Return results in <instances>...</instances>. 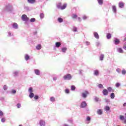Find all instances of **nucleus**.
<instances>
[{
    "mask_svg": "<svg viewBox=\"0 0 126 126\" xmlns=\"http://www.w3.org/2000/svg\"><path fill=\"white\" fill-rule=\"evenodd\" d=\"M97 2L99 5H102L104 2V0H97Z\"/></svg>",
    "mask_w": 126,
    "mask_h": 126,
    "instance_id": "nucleus-22",
    "label": "nucleus"
},
{
    "mask_svg": "<svg viewBox=\"0 0 126 126\" xmlns=\"http://www.w3.org/2000/svg\"><path fill=\"white\" fill-rule=\"evenodd\" d=\"M57 20L59 23H62V22H63V19L61 17H59Z\"/></svg>",
    "mask_w": 126,
    "mask_h": 126,
    "instance_id": "nucleus-20",
    "label": "nucleus"
},
{
    "mask_svg": "<svg viewBox=\"0 0 126 126\" xmlns=\"http://www.w3.org/2000/svg\"><path fill=\"white\" fill-rule=\"evenodd\" d=\"M34 73H35L36 75H40V70L37 69H34Z\"/></svg>",
    "mask_w": 126,
    "mask_h": 126,
    "instance_id": "nucleus-16",
    "label": "nucleus"
},
{
    "mask_svg": "<svg viewBox=\"0 0 126 126\" xmlns=\"http://www.w3.org/2000/svg\"><path fill=\"white\" fill-rule=\"evenodd\" d=\"M1 122L2 123H4V122H5V118H2L1 119Z\"/></svg>",
    "mask_w": 126,
    "mask_h": 126,
    "instance_id": "nucleus-57",
    "label": "nucleus"
},
{
    "mask_svg": "<svg viewBox=\"0 0 126 126\" xmlns=\"http://www.w3.org/2000/svg\"><path fill=\"white\" fill-rule=\"evenodd\" d=\"M97 113L98 115H102V114H103V111H102V110L101 109H98L97 111Z\"/></svg>",
    "mask_w": 126,
    "mask_h": 126,
    "instance_id": "nucleus-32",
    "label": "nucleus"
},
{
    "mask_svg": "<svg viewBox=\"0 0 126 126\" xmlns=\"http://www.w3.org/2000/svg\"><path fill=\"white\" fill-rule=\"evenodd\" d=\"M34 98L35 100H38L39 99V96H38L37 95H34Z\"/></svg>",
    "mask_w": 126,
    "mask_h": 126,
    "instance_id": "nucleus-51",
    "label": "nucleus"
},
{
    "mask_svg": "<svg viewBox=\"0 0 126 126\" xmlns=\"http://www.w3.org/2000/svg\"><path fill=\"white\" fill-rule=\"evenodd\" d=\"M2 117H3V112L0 110V118H2Z\"/></svg>",
    "mask_w": 126,
    "mask_h": 126,
    "instance_id": "nucleus-44",
    "label": "nucleus"
},
{
    "mask_svg": "<svg viewBox=\"0 0 126 126\" xmlns=\"http://www.w3.org/2000/svg\"><path fill=\"white\" fill-rule=\"evenodd\" d=\"M25 59L26 61H29V59H30V57L28 54H26L25 56Z\"/></svg>",
    "mask_w": 126,
    "mask_h": 126,
    "instance_id": "nucleus-28",
    "label": "nucleus"
},
{
    "mask_svg": "<svg viewBox=\"0 0 126 126\" xmlns=\"http://www.w3.org/2000/svg\"><path fill=\"white\" fill-rule=\"evenodd\" d=\"M8 36L9 37H11V32H8Z\"/></svg>",
    "mask_w": 126,
    "mask_h": 126,
    "instance_id": "nucleus-60",
    "label": "nucleus"
},
{
    "mask_svg": "<svg viewBox=\"0 0 126 126\" xmlns=\"http://www.w3.org/2000/svg\"><path fill=\"white\" fill-rule=\"evenodd\" d=\"M57 79H58V77H54L53 78V80L54 81H56V80H57Z\"/></svg>",
    "mask_w": 126,
    "mask_h": 126,
    "instance_id": "nucleus-59",
    "label": "nucleus"
},
{
    "mask_svg": "<svg viewBox=\"0 0 126 126\" xmlns=\"http://www.w3.org/2000/svg\"><path fill=\"white\" fill-rule=\"evenodd\" d=\"M61 45H62V43L60 42H57L55 44L56 48H60V47H61Z\"/></svg>",
    "mask_w": 126,
    "mask_h": 126,
    "instance_id": "nucleus-19",
    "label": "nucleus"
},
{
    "mask_svg": "<svg viewBox=\"0 0 126 126\" xmlns=\"http://www.w3.org/2000/svg\"><path fill=\"white\" fill-rule=\"evenodd\" d=\"M22 19L23 21H28L29 18L27 17V15L24 14L22 16Z\"/></svg>",
    "mask_w": 126,
    "mask_h": 126,
    "instance_id": "nucleus-5",
    "label": "nucleus"
},
{
    "mask_svg": "<svg viewBox=\"0 0 126 126\" xmlns=\"http://www.w3.org/2000/svg\"><path fill=\"white\" fill-rule=\"evenodd\" d=\"M41 48L42 46H41V44H38L36 46V50H41Z\"/></svg>",
    "mask_w": 126,
    "mask_h": 126,
    "instance_id": "nucleus-31",
    "label": "nucleus"
},
{
    "mask_svg": "<svg viewBox=\"0 0 126 126\" xmlns=\"http://www.w3.org/2000/svg\"><path fill=\"white\" fill-rule=\"evenodd\" d=\"M16 93V90H12L11 91V94H15Z\"/></svg>",
    "mask_w": 126,
    "mask_h": 126,
    "instance_id": "nucleus-42",
    "label": "nucleus"
},
{
    "mask_svg": "<svg viewBox=\"0 0 126 126\" xmlns=\"http://www.w3.org/2000/svg\"><path fill=\"white\" fill-rule=\"evenodd\" d=\"M86 121H87V122H90V121H91V118L89 116H88L87 117Z\"/></svg>",
    "mask_w": 126,
    "mask_h": 126,
    "instance_id": "nucleus-47",
    "label": "nucleus"
},
{
    "mask_svg": "<svg viewBox=\"0 0 126 126\" xmlns=\"http://www.w3.org/2000/svg\"><path fill=\"white\" fill-rule=\"evenodd\" d=\"M119 6L120 8H124L125 7V2L123 1L119 2Z\"/></svg>",
    "mask_w": 126,
    "mask_h": 126,
    "instance_id": "nucleus-7",
    "label": "nucleus"
},
{
    "mask_svg": "<svg viewBox=\"0 0 126 126\" xmlns=\"http://www.w3.org/2000/svg\"><path fill=\"white\" fill-rule=\"evenodd\" d=\"M94 100H95V101H96V102H98L99 98L98 97H95L94 98Z\"/></svg>",
    "mask_w": 126,
    "mask_h": 126,
    "instance_id": "nucleus-55",
    "label": "nucleus"
},
{
    "mask_svg": "<svg viewBox=\"0 0 126 126\" xmlns=\"http://www.w3.org/2000/svg\"><path fill=\"white\" fill-rule=\"evenodd\" d=\"M72 18H74V19L77 18V15H76V14H73L72 15Z\"/></svg>",
    "mask_w": 126,
    "mask_h": 126,
    "instance_id": "nucleus-49",
    "label": "nucleus"
},
{
    "mask_svg": "<svg viewBox=\"0 0 126 126\" xmlns=\"http://www.w3.org/2000/svg\"><path fill=\"white\" fill-rule=\"evenodd\" d=\"M8 87H7V86H6V85H4L3 86V90H4V91H6V90H7Z\"/></svg>",
    "mask_w": 126,
    "mask_h": 126,
    "instance_id": "nucleus-35",
    "label": "nucleus"
},
{
    "mask_svg": "<svg viewBox=\"0 0 126 126\" xmlns=\"http://www.w3.org/2000/svg\"><path fill=\"white\" fill-rule=\"evenodd\" d=\"M78 20H79V21H81V18H80V17H78Z\"/></svg>",
    "mask_w": 126,
    "mask_h": 126,
    "instance_id": "nucleus-61",
    "label": "nucleus"
},
{
    "mask_svg": "<svg viewBox=\"0 0 126 126\" xmlns=\"http://www.w3.org/2000/svg\"><path fill=\"white\" fill-rule=\"evenodd\" d=\"M120 42H121V41H120V40L119 39H118L117 38H114L113 44H114L116 46L119 45V44H120Z\"/></svg>",
    "mask_w": 126,
    "mask_h": 126,
    "instance_id": "nucleus-4",
    "label": "nucleus"
},
{
    "mask_svg": "<svg viewBox=\"0 0 126 126\" xmlns=\"http://www.w3.org/2000/svg\"><path fill=\"white\" fill-rule=\"evenodd\" d=\"M63 78L64 80H70L71 78H72V77L71 76V75H70V74H67L63 76Z\"/></svg>",
    "mask_w": 126,
    "mask_h": 126,
    "instance_id": "nucleus-1",
    "label": "nucleus"
},
{
    "mask_svg": "<svg viewBox=\"0 0 126 126\" xmlns=\"http://www.w3.org/2000/svg\"><path fill=\"white\" fill-rule=\"evenodd\" d=\"M67 50V48H66V47H63L61 49V51H62V53H63L64 54H65Z\"/></svg>",
    "mask_w": 126,
    "mask_h": 126,
    "instance_id": "nucleus-12",
    "label": "nucleus"
},
{
    "mask_svg": "<svg viewBox=\"0 0 126 126\" xmlns=\"http://www.w3.org/2000/svg\"><path fill=\"white\" fill-rule=\"evenodd\" d=\"M103 60H104V54H101L99 56V60L103 61Z\"/></svg>",
    "mask_w": 126,
    "mask_h": 126,
    "instance_id": "nucleus-27",
    "label": "nucleus"
},
{
    "mask_svg": "<svg viewBox=\"0 0 126 126\" xmlns=\"http://www.w3.org/2000/svg\"><path fill=\"white\" fill-rule=\"evenodd\" d=\"M75 86L72 85L71 86V90L72 91H74V90H75Z\"/></svg>",
    "mask_w": 126,
    "mask_h": 126,
    "instance_id": "nucleus-41",
    "label": "nucleus"
},
{
    "mask_svg": "<svg viewBox=\"0 0 126 126\" xmlns=\"http://www.w3.org/2000/svg\"><path fill=\"white\" fill-rule=\"evenodd\" d=\"M97 87L99 89H104V86H103L101 84H98L97 85Z\"/></svg>",
    "mask_w": 126,
    "mask_h": 126,
    "instance_id": "nucleus-23",
    "label": "nucleus"
},
{
    "mask_svg": "<svg viewBox=\"0 0 126 126\" xmlns=\"http://www.w3.org/2000/svg\"><path fill=\"white\" fill-rule=\"evenodd\" d=\"M39 125L41 126H45V122L43 120H41L39 122Z\"/></svg>",
    "mask_w": 126,
    "mask_h": 126,
    "instance_id": "nucleus-26",
    "label": "nucleus"
},
{
    "mask_svg": "<svg viewBox=\"0 0 126 126\" xmlns=\"http://www.w3.org/2000/svg\"><path fill=\"white\" fill-rule=\"evenodd\" d=\"M94 37H95L96 39H99V34L97 32H94Z\"/></svg>",
    "mask_w": 126,
    "mask_h": 126,
    "instance_id": "nucleus-14",
    "label": "nucleus"
},
{
    "mask_svg": "<svg viewBox=\"0 0 126 126\" xmlns=\"http://www.w3.org/2000/svg\"><path fill=\"white\" fill-rule=\"evenodd\" d=\"M110 97L111 99H114L115 98V93H112L110 94Z\"/></svg>",
    "mask_w": 126,
    "mask_h": 126,
    "instance_id": "nucleus-34",
    "label": "nucleus"
},
{
    "mask_svg": "<svg viewBox=\"0 0 126 126\" xmlns=\"http://www.w3.org/2000/svg\"><path fill=\"white\" fill-rule=\"evenodd\" d=\"M24 9L26 11H30V10H31V9H30V7L28 6H25Z\"/></svg>",
    "mask_w": 126,
    "mask_h": 126,
    "instance_id": "nucleus-18",
    "label": "nucleus"
},
{
    "mask_svg": "<svg viewBox=\"0 0 126 126\" xmlns=\"http://www.w3.org/2000/svg\"><path fill=\"white\" fill-rule=\"evenodd\" d=\"M116 71L118 72V73H121V70L120 68H118L116 69Z\"/></svg>",
    "mask_w": 126,
    "mask_h": 126,
    "instance_id": "nucleus-46",
    "label": "nucleus"
},
{
    "mask_svg": "<svg viewBox=\"0 0 126 126\" xmlns=\"http://www.w3.org/2000/svg\"><path fill=\"white\" fill-rule=\"evenodd\" d=\"M105 101L106 103H109L110 102V99H109L108 98H105Z\"/></svg>",
    "mask_w": 126,
    "mask_h": 126,
    "instance_id": "nucleus-56",
    "label": "nucleus"
},
{
    "mask_svg": "<svg viewBox=\"0 0 126 126\" xmlns=\"http://www.w3.org/2000/svg\"><path fill=\"white\" fill-rule=\"evenodd\" d=\"M125 116H123V115H120V120L121 121H124L125 120Z\"/></svg>",
    "mask_w": 126,
    "mask_h": 126,
    "instance_id": "nucleus-37",
    "label": "nucleus"
},
{
    "mask_svg": "<svg viewBox=\"0 0 126 126\" xmlns=\"http://www.w3.org/2000/svg\"><path fill=\"white\" fill-rule=\"evenodd\" d=\"M117 51L118 53H120V54H123L124 53V50L122 48H118L117 49Z\"/></svg>",
    "mask_w": 126,
    "mask_h": 126,
    "instance_id": "nucleus-10",
    "label": "nucleus"
},
{
    "mask_svg": "<svg viewBox=\"0 0 126 126\" xmlns=\"http://www.w3.org/2000/svg\"><path fill=\"white\" fill-rule=\"evenodd\" d=\"M96 46H97V47H99V46H100V42L97 41L96 42Z\"/></svg>",
    "mask_w": 126,
    "mask_h": 126,
    "instance_id": "nucleus-54",
    "label": "nucleus"
},
{
    "mask_svg": "<svg viewBox=\"0 0 126 126\" xmlns=\"http://www.w3.org/2000/svg\"><path fill=\"white\" fill-rule=\"evenodd\" d=\"M94 75H95V76H98V75H99V70H94Z\"/></svg>",
    "mask_w": 126,
    "mask_h": 126,
    "instance_id": "nucleus-15",
    "label": "nucleus"
},
{
    "mask_svg": "<svg viewBox=\"0 0 126 126\" xmlns=\"http://www.w3.org/2000/svg\"><path fill=\"white\" fill-rule=\"evenodd\" d=\"M34 35H37V32H33Z\"/></svg>",
    "mask_w": 126,
    "mask_h": 126,
    "instance_id": "nucleus-62",
    "label": "nucleus"
},
{
    "mask_svg": "<svg viewBox=\"0 0 126 126\" xmlns=\"http://www.w3.org/2000/svg\"><path fill=\"white\" fill-rule=\"evenodd\" d=\"M121 85V84H119V83H117L116 84V87H117V88L120 87V86Z\"/></svg>",
    "mask_w": 126,
    "mask_h": 126,
    "instance_id": "nucleus-52",
    "label": "nucleus"
},
{
    "mask_svg": "<svg viewBox=\"0 0 126 126\" xmlns=\"http://www.w3.org/2000/svg\"><path fill=\"white\" fill-rule=\"evenodd\" d=\"M50 99L51 102H55V101H56V99L53 96H51Z\"/></svg>",
    "mask_w": 126,
    "mask_h": 126,
    "instance_id": "nucleus-38",
    "label": "nucleus"
},
{
    "mask_svg": "<svg viewBox=\"0 0 126 126\" xmlns=\"http://www.w3.org/2000/svg\"><path fill=\"white\" fill-rule=\"evenodd\" d=\"M106 37L107 39H110L111 38H112V34H111L110 33H107L106 35Z\"/></svg>",
    "mask_w": 126,
    "mask_h": 126,
    "instance_id": "nucleus-25",
    "label": "nucleus"
},
{
    "mask_svg": "<svg viewBox=\"0 0 126 126\" xmlns=\"http://www.w3.org/2000/svg\"><path fill=\"white\" fill-rule=\"evenodd\" d=\"M29 97L30 98H33L34 97V93H30Z\"/></svg>",
    "mask_w": 126,
    "mask_h": 126,
    "instance_id": "nucleus-36",
    "label": "nucleus"
},
{
    "mask_svg": "<svg viewBox=\"0 0 126 126\" xmlns=\"http://www.w3.org/2000/svg\"><path fill=\"white\" fill-rule=\"evenodd\" d=\"M110 107L108 106H106L104 107V110L105 111H106V112H109V111L110 110Z\"/></svg>",
    "mask_w": 126,
    "mask_h": 126,
    "instance_id": "nucleus-29",
    "label": "nucleus"
},
{
    "mask_svg": "<svg viewBox=\"0 0 126 126\" xmlns=\"http://www.w3.org/2000/svg\"><path fill=\"white\" fill-rule=\"evenodd\" d=\"M73 32H77V28L75 27H73Z\"/></svg>",
    "mask_w": 126,
    "mask_h": 126,
    "instance_id": "nucleus-43",
    "label": "nucleus"
},
{
    "mask_svg": "<svg viewBox=\"0 0 126 126\" xmlns=\"http://www.w3.org/2000/svg\"><path fill=\"white\" fill-rule=\"evenodd\" d=\"M126 102H125V103H124V104H123V106H124V107H126Z\"/></svg>",
    "mask_w": 126,
    "mask_h": 126,
    "instance_id": "nucleus-63",
    "label": "nucleus"
},
{
    "mask_svg": "<svg viewBox=\"0 0 126 126\" xmlns=\"http://www.w3.org/2000/svg\"><path fill=\"white\" fill-rule=\"evenodd\" d=\"M66 5H67L66 3H64L63 6H61V9L62 10H63V9H65V8H66Z\"/></svg>",
    "mask_w": 126,
    "mask_h": 126,
    "instance_id": "nucleus-17",
    "label": "nucleus"
},
{
    "mask_svg": "<svg viewBox=\"0 0 126 126\" xmlns=\"http://www.w3.org/2000/svg\"><path fill=\"white\" fill-rule=\"evenodd\" d=\"M35 21H36V19H35L34 18H32L30 19V22L31 23L35 22Z\"/></svg>",
    "mask_w": 126,
    "mask_h": 126,
    "instance_id": "nucleus-39",
    "label": "nucleus"
},
{
    "mask_svg": "<svg viewBox=\"0 0 126 126\" xmlns=\"http://www.w3.org/2000/svg\"><path fill=\"white\" fill-rule=\"evenodd\" d=\"M102 94L104 95V96H108L109 92L107 90V89H104L102 91Z\"/></svg>",
    "mask_w": 126,
    "mask_h": 126,
    "instance_id": "nucleus-8",
    "label": "nucleus"
},
{
    "mask_svg": "<svg viewBox=\"0 0 126 126\" xmlns=\"http://www.w3.org/2000/svg\"><path fill=\"white\" fill-rule=\"evenodd\" d=\"M87 18H88V17H87V16L84 15L83 16V20H86V19H87Z\"/></svg>",
    "mask_w": 126,
    "mask_h": 126,
    "instance_id": "nucleus-50",
    "label": "nucleus"
},
{
    "mask_svg": "<svg viewBox=\"0 0 126 126\" xmlns=\"http://www.w3.org/2000/svg\"><path fill=\"white\" fill-rule=\"evenodd\" d=\"M17 107L18 109H20V108H21V103H17Z\"/></svg>",
    "mask_w": 126,
    "mask_h": 126,
    "instance_id": "nucleus-45",
    "label": "nucleus"
},
{
    "mask_svg": "<svg viewBox=\"0 0 126 126\" xmlns=\"http://www.w3.org/2000/svg\"><path fill=\"white\" fill-rule=\"evenodd\" d=\"M107 90L109 91V92H114V90L112 89V87H109L107 88Z\"/></svg>",
    "mask_w": 126,
    "mask_h": 126,
    "instance_id": "nucleus-33",
    "label": "nucleus"
},
{
    "mask_svg": "<svg viewBox=\"0 0 126 126\" xmlns=\"http://www.w3.org/2000/svg\"><path fill=\"white\" fill-rule=\"evenodd\" d=\"M57 8H58V9H61V8H62V3H58L57 5Z\"/></svg>",
    "mask_w": 126,
    "mask_h": 126,
    "instance_id": "nucleus-24",
    "label": "nucleus"
},
{
    "mask_svg": "<svg viewBox=\"0 0 126 126\" xmlns=\"http://www.w3.org/2000/svg\"><path fill=\"white\" fill-rule=\"evenodd\" d=\"M19 73V71H15L13 72V74L15 77H16V76H18Z\"/></svg>",
    "mask_w": 126,
    "mask_h": 126,
    "instance_id": "nucleus-13",
    "label": "nucleus"
},
{
    "mask_svg": "<svg viewBox=\"0 0 126 126\" xmlns=\"http://www.w3.org/2000/svg\"><path fill=\"white\" fill-rule=\"evenodd\" d=\"M79 73H81V71H80V72H79Z\"/></svg>",
    "mask_w": 126,
    "mask_h": 126,
    "instance_id": "nucleus-64",
    "label": "nucleus"
},
{
    "mask_svg": "<svg viewBox=\"0 0 126 126\" xmlns=\"http://www.w3.org/2000/svg\"><path fill=\"white\" fill-rule=\"evenodd\" d=\"M39 16H40V18L41 19H43V18H44V17H45V15L44 14V13H41L40 14Z\"/></svg>",
    "mask_w": 126,
    "mask_h": 126,
    "instance_id": "nucleus-30",
    "label": "nucleus"
},
{
    "mask_svg": "<svg viewBox=\"0 0 126 126\" xmlns=\"http://www.w3.org/2000/svg\"><path fill=\"white\" fill-rule=\"evenodd\" d=\"M29 92H30V93H32V92H33V89L32 87L30 88Z\"/></svg>",
    "mask_w": 126,
    "mask_h": 126,
    "instance_id": "nucleus-48",
    "label": "nucleus"
},
{
    "mask_svg": "<svg viewBox=\"0 0 126 126\" xmlns=\"http://www.w3.org/2000/svg\"><path fill=\"white\" fill-rule=\"evenodd\" d=\"M5 10L6 11H12V6L11 5L8 4L7 5H6L5 6Z\"/></svg>",
    "mask_w": 126,
    "mask_h": 126,
    "instance_id": "nucleus-3",
    "label": "nucleus"
},
{
    "mask_svg": "<svg viewBox=\"0 0 126 126\" xmlns=\"http://www.w3.org/2000/svg\"><path fill=\"white\" fill-rule=\"evenodd\" d=\"M121 72H122V74H123V75H126V69H123L122 70Z\"/></svg>",
    "mask_w": 126,
    "mask_h": 126,
    "instance_id": "nucleus-40",
    "label": "nucleus"
},
{
    "mask_svg": "<svg viewBox=\"0 0 126 126\" xmlns=\"http://www.w3.org/2000/svg\"><path fill=\"white\" fill-rule=\"evenodd\" d=\"M12 27L14 29H18V25L16 23H14L12 24Z\"/></svg>",
    "mask_w": 126,
    "mask_h": 126,
    "instance_id": "nucleus-9",
    "label": "nucleus"
},
{
    "mask_svg": "<svg viewBox=\"0 0 126 126\" xmlns=\"http://www.w3.org/2000/svg\"><path fill=\"white\" fill-rule=\"evenodd\" d=\"M86 43L87 46H89L90 45V42L88 41H86Z\"/></svg>",
    "mask_w": 126,
    "mask_h": 126,
    "instance_id": "nucleus-58",
    "label": "nucleus"
},
{
    "mask_svg": "<svg viewBox=\"0 0 126 126\" xmlns=\"http://www.w3.org/2000/svg\"><path fill=\"white\" fill-rule=\"evenodd\" d=\"M86 106H87V103H86V101H82L81 103L80 108H85Z\"/></svg>",
    "mask_w": 126,
    "mask_h": 126,
    "instance_id": "nucleus-6",
    "label": "nucleus"
},
{
    "mask_svg": "<svg viewBox=\"0 0 126 126\" xmlns=\"http://www.w3.org/2000/svg\"><path fill=\"white\" fill-rule=\"evenodd\" d=\"M65 93H66V94H69V89H66L65 90Z\"/></svg>",
    "mask_w": 126,
    "mask_h": 126,
    "instance_id": "nucleus-53",
    "label": "nucleus"
},
{
    "mask_svg": "<svg viewBox=\"0 0 126 126\" xmlns=\"http://www.w3.org/2000/svg\"><path fill=\"white\" fill-rule=\"evenodd\" d=\"M28 2L29 3H31V4H33L36 2V0H27Z\"/></svg>",
    "mask_w": 126,
    "mask_h": 126,
    "instance_id": "nucleus-11",
    "label": "nucleus"
},
{
    "mask_svg": "<svg viewBox=\"0 0 126 126\" xmlns=\"http://www.w3.org/2000/svg\"><path fill=\"white\" fill-rule=\"evenodd\" d=\"M112 10L114 13H116L117 12V7H116V6H112Z\"/></svg>",
    "mask_w": 126,
    "mask_h": 126,
    "instance_id": "nucleus-21",
    "label": "nucleus"
},
{
    "mask_svg": "<svg viewBox=\"0 0 126 126\" xmlns=\"http://www.w3.org/2000/svg\"><path fill=\"white\" fill-rule=\"evenodd\" d=\"M89 95V92L87 91H85L84 92H83L82 94V97L84 98V99L87 98V96Z\"/></svg>",
    "mask_w": 126,
    "mask_h": 126,
    "instance_id": "nucleus-2",
    "label": "nucleus"
}]
</instances>
